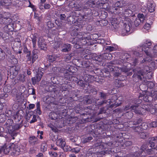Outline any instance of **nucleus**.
<instances>
[{"label":"nucleus","instance_id":"f257e3e1","mask_svg":"<svg viewBox=\"0 0 157 157\" xmlns=\"http://www.w3.org/2000/svg\"><path fill=\"white\" fill-rule=\"evenodd\" d=\"M52 70L54 74L57 76L60 75V73H63L64 78L66 80L74 81L75 80L76 78L75 77L72 76L70 74V73H71L70 70L65 69L64 68L54 67Z\"/></svg>","mask_w":157,"mask_h":157},{"label":"nucleus","instance_id":"f03ea898","mask_svg":"<svg viewBox=\"0 0 157 157\" xmlns=\"http://www.w3.org/2000/svg\"><path fill=\"white\" fill-rule=\"evenodd\" d=\"M146 148V147L145 145H142L138 152L131 154L129 155L128 157H144L145 154L144 151Z\"/></svg>","mask_w":157,"mask_h":157},{"label":"nucleus","instance_id":"7ed1b4c3","mask_svg":"<svg viewBox=\"0 0 157 157\" xmlns=\"http://www.w3.org/2000/svg\"><path fill=\"white\" fill-rule=\"evenodd\" d=\"M18 68L15 66L11 67L10 69V78L12 79L14 78L18 74Z\"/></svg>","mask_w":157,"mask_h":157},{"label":"nucleus","instance_id":"20e7f679","mask_svg":"<svg viewBox=\"0 0 157 157\" xmlns=\"http://www.w3.org/2000/svg\"><path fill=\"white\" fill-rule=\"evenodd\" d=\"M143 108L147 111H150L152 114H154L157 109V104L153 105H145L143 106Z\"/></svg>","mask_w":157,"mask_h":157},{"label":"nucleus","instance_id":"39448f33","mask_svg":"<svg viewBox=\"0 0 157 157\" xmlns=\"http://www.w3.org/2000/svg\"><path fill=\"white\" fill-rule=\"evenodd\" d=\"M38 47L41 50L46 51L47 49V45L44 40L42 38L40 37L38 41Z\"/></svg>","mask_w":157,"mask_h":157},{"label":"nucleus","instance_id":"423d86ee","mask_svg":"<svg viewBox=\"0 0 157 157\" xmlns=\"http://www.w3.org/2000/svg\"><path fill=\"white\" fill-rule=\"evenodd\" d=\"M151 45V42L146 41V42L144 43V44L141 45V47H142V50L144 51L147 55V52H151V48L149 47Z\"/></svg>","mask_w":157,"mask_h":157},{"label":"nucleus","instance_id":"0eeeda50","mask_svg":"<svg viewBox=\"0 0 157 157\" xmlns=\"http://www.w3.org/2000/svg\"><path fill=\"white\" fill-rule=\"evenodd\" d=\"M138 101H136L135 103L136 105H131V110H132V111L136 113L140 114L141 113V111L138 109V104H140L141 102V100H139Z\"/></svg>","mask_w":157,"mask_h":157},{"label":"nucleus","instance_id":"6e6552de","mask_svg":"<svg viewBox=\"0 0 157 157\" xmlns=\"http://www.w3.org/2000/svg\"><path fill=\"white\" fill-rule=\"evenodd\" d=\"M11 151L14 156H17L20 154V147L17 145L13 144L11 145Z\"/></svg>","mask_w":157,"mask_h":157},{"label":"nucleus","instance_id":"1a4fd4ad","mask_svg":"<svg viewBox=\"0 0 157 157\" xmlns=\"http://www.w3.org/2000/svg\"><path fill=\"white\" fill-rule=\"evenodd\" d=\"M149 145L150 147H154L157 150V136L152 137L150 139Z\"/></svg>","mask_w":157,"mask_h":157},{"label":"nucleus","instance_id":"9d476101","mask_svg":"<svg viewBox=\"0 0 157 157\" xmlns=\"http://www.w3.org/2000/svg\"><path fill=\"white\" fill-rule=\"evenodd\" d=\"M151 52H147V56L149 57L152 58L157 56V45H155L152 50L151 49Z\"/></svg>","mask_w":157,"mask_h":157},{"label":"nucleus","instance_id":"9b49d317","mask_svg":"<svg viewBox=\"0 0 157 157\" xmlns=\"http://www.w3.org/2000/svg\"><path fill=\"white\" fill-rule=\"evenodd\" d=\"M133 72H134L132 77L134 78V80L135 81H137L138 80L140 79L142 80V75L140 74H139L137 71H139V70H137L136 69H134L133 70Z\"/></svg>","mask_w":157,"mask_h":157},{"label":"nucleus","instance_id":"f8f14e48","mask_svg":"<svg viewBox=\"0 0 157 157\" xmlns=\"http://www.w3.org/2000/svg\"><path fill=\"white\" fill-rule=\"evenodd\" d=\"M29 142L32 145H34L38 143L37 138L34 136H31L29 137Z\"/></svg>","mask_w":157,"mask_h":157},{"label":"nucleus","instance_id":"ddd939ff","mask_svg":"<svg viewBox=\"0 0 157 157\" xmlns=\"http://www.w3.org/2000/svg\"><path fill=\"white\" fill-rule=\"evenodd\" d=\"M134 57V63L135 64L137 63L138 61L140 59L141 57H142V55L140 54L139 52L137 51H135L133 52Z\"/></svg>","mask_w":157,"mask_h":157},{"label":"nucleus","instance_id":"4468645a","mask_svg":"<svg viewBox=\"0 0 157 157\" xmlns=\"http://www.w3.org/2000/svg\"><path fill=\"white\" fill-rule=\"evenodd\" d=\"M132 129L135 132L139 133L141 131L142 129H146L147 127L143 125L141 126L137 125L136 126L133 127Z\"/></svg>","mask_w":157,"mask_h":157},{"label":"nucleus","instance_id":"2eb2a0df","mask_svg":"<svg viewBox=\"0 0 157 157\" xmlns=\"http://www.w3.org/2000/svg\"><path fill=\"white\" fill-rule=\"evenodd\" d=\"M77 37L79 39L81 43H82V41H82L84 40L87 39V40H89L90 38V37L89 36H86L84 35L82 36V33H77Z\"/></svg>","mask_w":157,"mask_h":157},{"label":"nucleus","instance_id":"dca6fc26","mask_svg":"<svg viewBox=\"0 0 157 157\" xmlns=\"http://www.w3.org/2000/svg\"><path fill=\"white\" fill-rule=\"evenodd\" d=\"M62 48V52H68L71 50V46L70 44H63Z\"/></svg>","mask_w":157,"mask_h":157},{"label":"nucleus","instance_id":"f3484780","mask_svg":"<svg viewBox=\"0 0 157 157\" xmlns=\"http://www.w3.org/2000/svg\"><path fill=\"white\" fill-rule=\"evenodd\" d=\"M133 124L135 125H139L140 126L142 125L145 126V125L147 126L145 123L142 122V120L140 119H139L134 121L133 122Z\"/></svg>","mask_w":157,"mask_h":157},{"label":"nucleus","instance_id":"a211bd4d","mask_svg":"<svg viewBox=\"0 0 157 157\" xmlns=\"http://www.w3.org/2000/svg\"><path fill=\"white\" fill-rule=\"evenodd\" d=\"M150 68L148 66H146L143 69L139 70V71H138L137 72L139 74H140L142 76H143L145 73L149 71V70L150 69Z\"/></svg>","mask_w":157,"mask_h":157},{"label":"nucleus","instance_id":"6ab92c4d","mask_svg":"<svg viewBox=\"0 0 157 157\" xmlns=\"http://www.w3.org/2000/svg\"><path fill=\"white\" fill-rule=\"evenodd\" d=\"M4 30L7 32H12L13 30V25L12 24H9L5 26Z\"/></svg>","mask_w":157,"mask_h":157},{"label":"nucleus","instance_id":"aec40b11","mask_svg":"<svg viewBox=\"0 0 157 157\" xmlns=\"http://www.w3.org/2000/svg\"><path fill=\"white\" fill-rule=\"evenodd\" d=\"M98 94L100 98L103 100H106L107 98V94L104 93L103 91H99L98 92Z\"/></svg>","mask_w":157,"mask_h":157},{"label":"nucleus","instance_id":"412c9836","mask_svg":"<svg viewBox=\"0 0 157 157\" xmlns=\"http://www.w3.org/2000/svg\"><path fill=\"white\" fill-rule=\"evenodd\" d=\"M56 144L57 146L62 148L66 144V143L62 139H60L57 140Z\"/></svg>","mask_w":157,"mask_h":157},{"label":"nucleus","instance_id":"4be33fe9","mask_svg":"<svg viewBox=\"0 0 157 157\" xmlns=\"http://www.w3.org/2000/svg\"><path fill=\"white\" fill-rule=\"evenodd\" d=\"M3 148V151L5 154H7L11 150V146L8 145L6 146H3L2 147Z\"/></svg>","mask_w":157,"mask_h":157},{"label":"nucleus","instance_id":"5701e85b","mask_svg":"<svg viewBox=\"0 0 157 157\" xmlns=\"http://www.w3.org/2000/svg\"><path fill=\"white\" fill-rule=\"evenodd\" d=\"M10 59L9 60L10 62L12 64H15L17 63L18 61L17 59L15 58L13 55H11L10 56H9Z\"/></svg>","mask_w":157,"mask_h":157},{"label":"nucleus","instance_id":"b1692460","mask_svg":"<svg viewBox=\"0 0 157 157\" xmlns=\"http://www.w3.org/2000/svg\"><path fill=\"white\" fill-rule=\"evenodd\" d=\"M97 25L101 26H106L107 24V21L106 20H101L98 21L97 22Z\"/></svg>","mask_w":157,"mask_h":157},{"label":"nucleus","instance_id":"393cba45","mask_svg":"<svg viewBox=\"0 0 157 157\" xmlns=\"http://www.w3.org/2000/svg\"><path fill=\"white\" fill-rule=\"evenodd\" d=\"M108 107H104L100 109L98 114H101L107 113H109V112L108 111Z\"/></svg>","mask_w":157,"mask_h":157},{"label":"nucleus","instance_id":"a878e982","mask_svg":"<svg viewBox=\"0 0 157 157\" xmlns=\"http://www.w3.org/2000/svg\"><path fill=\"white\" fill-rule=\"evenodd\" d=\"M75 53L74 52L71 53L70 54H67L66 55L64 56V59L66 61L70 60L71 58L75 56Z\"/></svg>","mask_w":157,"mask_h":157},{"label":"nucleus","instance_id":"bb28decb","mask_svg":"<svg viewBox=\"0 0 157 157\" xmlns=\"http://www.w3.org/2000/svg\"><path fill=\"white\" fill-rule=\"evenodd\" d=\"M131 25L130 23H128L124 24V29L127 33H128L130 31L131 29L130 27Z\"/></svg>","mask_w":157,"mask_h":157},{"label":"nucleus","instance_id":"cd10ccee","mask_svg":"<svg viewBox=\"0 0 157 157\" xmlns=\"http://www.w3.org/2000/svg\"><path fill=\"white\" fill-rule=\"evenodd\" d=\"M38 58V56L36 52H35V50H33L32 52V63H33Z\"/></svg>","mask_w":157,"mask_h":157},{"label":"nucleus","instance_id":"c85d7f7f","mask_svg":"<svg viewBox=\"0 0 157 157\" xmlns=\"http://www.w3.org/2000/svg\"><path fill=\"white\" fill-rule=\"evenodd\" d=\"M47 145L46 143L44 142L41 146L40 150L42 152H44L47 150Z\"/></svg>","mask_w":157,"mask_h":157},{"label":"nucleus","instance_id":"c756f323","mask_svg":"<svg viewBox=\"0 0 157 157\" xmlns=\"http://www.w3.org/2000/svg\"><path fill=\"white\" fill-rule=\"evenodd\" d=\"M148 57H146V58H144L143 59L140 61V63H145V64H147L151 60V58L149 57V58L148 59Z\"/></svg>","mask_w":157,"mask_h":157},{"label":"nucleus","instance_id":"7c9ffc66","mask_svg":"<svg viewBox=\"0 0 157 157\" xmlns=\"http://www.w3.org/2000/svg\"><path fill=\"white\" fill-rule=\"evenodd\" d=\"M125 116L126 118L128 119H130L132 118L133 114L131 111L126 112L124 113Z\"/></svg>","mask_w":157,"mask_h":157},{"label":"nucleus","instance_id":"2f4dec72","mask_svg":"<svg viewBox=\"0 0 157 157\" xmlns=\"http://www.w3.org/2000/svg\"><path fill=\"white\" fill-rule=\"evenodd\" d=\"M36 113L40 115L41 114V111L40 109V102H38L36 104Z\"/></svg>","mask_w":157,"mask_h":157},{"label":"nucleus","instance_id":"473e14b6","mask_svg":"<svg viewBox=\"0 0 157 157\" xmlns=\"http://www.w3.org/2000/svg\"><path fill=\"white\" fill-rule=\"evenodd\" d=\"M148 10L150 12H153L155 10V8L153 4L152 3H150L149 5H148Z\"/></svg>","mask_w":157,"mask_h":157},{"label":"nucleus","instance_id":"72a5a7b5","mask_svg":"<svg viewBox=\"0 0 157 157\" xmlns=\"http://www.w3.org/2000/svg\"><path fill=\"white\" fill-rule=\"evenodd\" d=\"M151 92L152 97L154 98L155 100H157V91L152 90Z\"/></svg>","mask_w":157,"mask_h":157},{"label":"nucleus","instance_id":"f704fd0d","mask_svg":"<svg viewBox=\"0 0 157 157\" xmlns=\"http://www.w3.org/2000/svg\"><path fill=\"white\" fill-rule=\"evenodd\" d=\"M56 59V57L55 56L52 55L49 56L48 58V60L49 62H53Z\"/></svg>","mask_w":157,"mask_h":157},{"label":"nucleus","instance_id":"c9c22d12","mask_svg":"<svg viewBox=\"0 0 157 157\" xmlns=\"http://www.w3.org/2000/svg\"><path fill=\"white\" fill-rule=\"evenodd\" d=\"M5 53L3 52V50L0 48V59H3L5 58Z\"/></svg>","mask_w":157,"mask_h":157},{"label":"nucleus","instance_id":"e433bc0d","mask_svg":"<svg viewBox=\"0 0 157 157\" xmlns=\"http://www.w3.org/2000/svg\"><path fill=\"white\" fill-rule=\"evenodd\" d=\"M17 79L21 82H23L25 80V76L23 75H19Z\"/></svg>","mask_w":157,"mask_h":157},{"label":"nucleus","instance_id":"4c0bfd02","mask_svg":"<svg viewBox=\"0 0 157 157\" xmlns=\"http://www.w3.org/2000/svg\"><path fill=\"white\" fill-rule=\"evenodd\" d=\"M43 73L41 72H38L36 75V77L37 79V81H40L43 76Z\"/></svg>","mask_w":157,"mask_h":157},{"label":"nucleus","instance_id":"58836bf2","mask_svg":"<svg viewBox=\"0 0 157 157\" xmlns=\"http://www.w3.org/2000/svg\"><path fill=\"white\" fill-rule=\"evenodd\" d=\"M141 23V20L139 18H136L134 21V24L136 27L138 26Z\"/></svg>","mask_w":157,"mask_h":157},{"label":"nucleus","instance_id":"ea45409f","mask_svg":"<svg viewBox=\"0 0 157 157\" xmlns=\"http://www.w3.org/2000/svg\"><path fill=\"white\" fill-rule=\"evenodd\" d=\"M149 67L150 69L151 70H154L155 69V62L154 61L151 62L149 64Z\"/></svg>","mask_w":157,"mask_h":157},{"label":"nucleus","instance_id":"a19ab883","mask_svg":"<svg viewBox=\"0 0 157 157\" xmlns=\"http://www.w3.org/2000/svg\"><path fill=\"white\" fill-rule=\"evenodd\" d=\"M81 148L80 147H76L71 150V151L72 152H74L75 153H78L80 150Z\"/></svg>","mask_w":157,"mask_h":157},{"label":"nucleus","instance_id":"79ce46f5","mask_svg":"<svg viewBox=\"0 0 157 157\" xmlns=\"http://www.w3.org/2000/svg\"><path fill=\"white\" fill-rule=\"evenodd\" d=\"M32 39V43L33 44V47L35 48L36 47V44L37 41V37L36 36H33Z\"/></svg>","mask_w":157,"mask_h":157},{"label":"nucleus","instance_id":"37998d69","mask_svg":"<svg viewBox=\"0 0 157 157\" xmlns=\"http://www.w3.org/2000/svg\"><path fill=\"white\" fill-rule=\"evenodd\" d=\"M147 85L148 88L151 89L154 87L155 84L153 82L148 81L147 82Z\"/></svg>","mask_w":157,"mask_h":157},{"label":"nucleus","instance_id":"c03bdc74","mask_svg":"<svg viewBox=\"0 0 157 157\" xmlns=\"http://www.w3.org/2000/svg\"><path fill=\"white\" fill-rule=\"evenodd\" d=\"M93 138L91 136L87 137L84 139L82 141V142L83 143H87L88 142H89Z\"/></svg>","mask_w":157,"mask_h":157},{"label":"nucleus","instance_id":"a18cd8bd","mask_svg":"<svg viewBox=\"0 0 157 157\" xmlns=\"http://www.w3.org/2000/svg\"><path fill=\"white\" fill-rule=\"evenodd\" d=\"M98 100H97V101L96 102V104L97 105H101L104 103H106L107 101L106 100H102L100 101H97Z\"/></svg>","mask_w":157,"mask_h":157},{"label":"nucleus","instance_id":"49530a36","mask_svg":"<svg viewBox=\"0 0 157 157\" xmlns=\"http://www.w3.org/2000/svg\"><path fill=\"white\" fill-rule=\"evenodd\" d=\"M63 150L65 151H71V148L70 147L67 145H66V144L62 148Z\"/></svg>","mask_w":157,"mask_h":157},{"label":"nucleus","instance_id":"de8ad7c7","mask_svg":"<svg viewBox=\"0 0 157 157\" xmlns=\"http://www.w3.org/2000/svg\"><path fill=\"white\" fill-rule=\"evenodd\" d=\"M28 92L29 94H35V89L34 88H29L28 89Z\"/></svg>","mask_w":157,"mask_h":157},{"label":"nucleus","instance_id":"09e8293b","mask_svg":"<svg viewBox=\"0 0 157 157\" xmlns=\"http://www.w3.org/2000/svg\"><path fill=\"white\" fill-rule=\"evenodd\" d=\"M48 126L51 128L52 131L54 132H57V129L55 126H54L52 124H50L48 125Z\"/></svg>","mask_w":157,"mask_h":157},{"label":"nucleus","instance_id":"8fccbe9b","mask_svg":"<svg viewBox=\"0 0 157 157\" xmlns=\"http://www.w3.org/2000/svg\"><path fill=\"white\" fill-rule=\"evenodd\" d=\"M78 85L80 86H81L82 87L83 86H85L87 85L88 83H84V81L82 80H80L78 82Z\"/></svg>","mask_w":157,"mask_h":157},{"label":"nucleus","instance_id":"3c124183","mask_svg":"<svg viewBox=\"0 0 157 157\" xmlns=\"http://www.w3.org/2000/svg\"><path fill=\"white\" fill-rule=\"evenodd\" d=\"M131 104H128L126 105L123 109V112H126L127 110L131 109Z\"/></svg>","mask_w":157,"mask_h":157},{"label":"nucleus","instance_id":"603ef678","mask_svg":"<svg viewBox=\"0 0 157 157\" xmlns=\"http://www.w3.org/2000/svg\"><path fill=\"white\" fill-rule=\"evenodd\" d=\"M13 121L11 120L8 119L6 121L5 124L7 127H10L12 124Z\"/></svg>","mask_w":157,"mask_h":157},{"label":"nucleus","instance_id":"864d4df0","mask_svg":"<svg viewBox=\"0 0 157 157\" xmlns=\"http://www.w3.org/2000/svg\"><path fill=\"white\" fill-rule=\"evenodd\" d=\"M22 124H16L13 126L14 129L15 130H17L21 128L22 126Z\"/></svg>","mask_w":157,"mask_h":157},{"label":"nucleus","instance_id":"5fc2aeb1","mask_svg":"<svg viewBox=\"0 0 157 157\" xmlns=\"http://www.w3.org/2000/svg\"><path fill=\"white\" fill-rule=\"evenodd\" d=\"M49 154L52 157H56L58 155L57 153L53 151H49Z\"/></svg>","mask_w":157,"mask_h":157},{"label":"nucleus","instance_id":"6e6d98bb","mask_svg":"<svg viewBox=\"0 0 157 157\" xmlns=\"http://www.w3.org/2000/svg\"><path fill=\"white\" fill-rule=\"evenodd\" d=\"M150 127L152 128L156 127H157V120L156 121H154L151 122L150 124Z\"/></svg>","mask_w":157,"mask_h":157},{"label":"nucleus","instance_id":"4d7b16f0","mask_svg":"<svg viewBox=\"0 0 157 157\" xmlns=\"http://www.w3.org/2000/svg\"><path fill=\"white\" fill-rule=\"evenodd\" d=\"M121 70L122 71L125 73L128 72L129 70V69L126 67H122L121 68Z\"/></svg>","mask_w":157,"mask_h":157},{"label":"nucleus","instance_id":"13d9d810","mask_svg":"<svg viewBox=\"0 0 157 157\" xmlns=\"http://www.w3.org/2000/svg\"><path fill=\"white\" fill-rule=\"evenodd\" d=\"M90 93H92L94 95L96 94L97 93V90L95 88H92L90 90Z\"/></svg>","mask_w":157,"mask_h":157},{"label":"nucleus","instance_id":"bf43d9fd","mask_svg":"<svg viewBox=\"0 0 157 157\" xmlns=\"http://www.w3.org/2000/svg\"><path fill=\"white\" fill-rule=\"evenodd\" d=\"M4 51H3V52H6L9 55H10V56L11 55H12V54H11V52L10 49L9 48H8L7 47L5 48L4 49ZM4 53H5V52H4Z\"/></svg>","mask_w":157,"mask_h":157},{"label":"nucleus","instance_id":"052dcab7","mask_svg":"<svg viewBox=\"0 0 157 157\" xmlns=\"http://www.w3.org/2000/svg\"><path fill=\"white\" fill-rule=\"evenodd\" d=\"M36 115H33V119H32L30 121V123L31 124L32 123H33L37 121V119H36Z\"/></svg>","mask_w":157,"mask_h":157},{"label":"nucleus","instance_id":"680f3d73","mask_svg":"<svg viewBox=\"0 0 157 157\" xmlns=\"http://www.w3.org/2000/svg\"><path fill=\"white\" fill-rule=\"evenodd\" d=\"M5 116L4 114L0 115V123L4 122L5 121Z\"/></svg>","mask_w":157,"mask_h":157},{"label":"nucleus","instance_id":"e2e57ef3","mask_svg":"<svg viewBox=\"0 0 157 157\" xmlns=\"http://www.w3.org/2000/svg\"><path fill=\"white\" fill-rule=\"evenodd\" d=\"M54 24L51 21H49L47 22V25L49 28H52L54 27Z\"/></svg>","mask_w":157,"mask_h":157},{"label":"nucleus","instance_id":"0e129e2a","mask_svg":"<svg viewBox=\"0 0 157 157\" xmlns=\"http://www.w3.org/2000/svg\"><path fill=\"white\" fill-rule=\"evenodd\" d=\"M32 81L33 84V85L35 84L36 82H39L37 81V79L36 77L32 78Z\"/></svg>","mask_w":157,"mask_h":157},{"label":"nucleus","instance_id":"69168bd1","mask_svg":"<svg viewBox=\"0 0 157 157\" xmlns=\"http://www.w3.org/2000/svg\"><path fill=\"white\" fill-rule=\"evenodd\" d=\"M114 48L113 46H107L106 48V49L108 50L109 52H111L113 51Z\"/></svg>","mask_w":157,"mask_h":157},{"label":"nucleus","instance_id":"338daca9","mask_svg":"<svg viewBox=\"0 0 157 157\" xmlns=\"http://www.w3.org/2000/svg\"><path fill=\"white\" fill-rule=\"evenodd\" d=\"M82 64L84 65L86 67H87L89 66V61H85L82 62Z\"/></svg>","mask_w":157,"mask_h":157},{"label":"nucleus","instance_id":"774afa93","mask_svg":"<svg viewBox=\"0 0 157 157\" xmlns=\"http://www.w3.org/2000/svg\"><path fill=\"white\" fill-rule=\"evenodd\" d=\"M84 103L86 104H90L92 103V100L91 99L87 98L84 101Z\"/></svg>","mask_w":157,"mask_h":157}]
</instances>
